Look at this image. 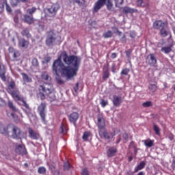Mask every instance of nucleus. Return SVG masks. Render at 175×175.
I'll list each match as a JSON object with an SVG mask.
<instances>
[{
  "instance_id": "obj_1",
  "label": "nucleus",
  "mask_w": 175,
  "mask_h": 175,
  "mask_svg": "<svg viewBox=\"0 0 175 175\" xmlns=\"http://www.w3.org/2000/svg\"><path fill=\"white\" fill-rule=\"evenodd\" d=\"M63 61L68 66L64 65L61 57H58L54 60L52 65L53 73L58 75V73L60 72L67 79H71L76 77L81 64V58L75 55H68L67 53H64Z\"/></svg>"
},
{
  "instance_id": "obj_2",
  "label": "nucleus",
  "mask_w": 175,
  "mask_h": 175,
  "mask_svg": "<svg viewBox=\"0 0 175 175\" xmlns=\"http://www.w3.org/2000/svg\"><path fill=\"white\" fill-rule=\"evenodd\" d=\"M38 96L40 100H44L46 96H48L51 100H54L56 98L55 94V89L51 83H44L38 86Z\"/></svg>"
},
{
  "instance_id": "obj_3",
  "label": "nucleus",
  "mask_w": 175,
  "mask_h": 175,
  "mask_svg": "<svg viewBox=\"0 0 175 175\" xmlns=\"http://www.w3.org/2000/svg\"><path fill=\"white\" fill-rule=\"evenodd\" d=\"M116 5H122L124 0H114ZM106 5L107 8L109 11H111L113 7L112 0H97L94 3L93 8V13L98 12L105 5Z\"/></svg>"
},
{
  "instance_id": "obj_4",
  "label": "nucleus",
  "mask_w": 175,
  "mask_h": 175,
  "mask_svg": "<svg viewBox=\"0 0 175 175\" xmlns=\"http://www.w3.org/2000/svg\"><path fill=\"white\" fill-rule=\"evenodd\" d=\"M11 96L15 100L22 102L23 106L25 108H23V111L27 116H30L32 115L31 108L27 103L23 96L21 95L18 92L16 91L12 92Z\"/></svg>"
},
{
  "instance_id": "obj_5",
  "label": "nucleus",
  "mask_w": 175,
  "mask_h": 175,
  "mask_svg": "<svg viewBox=\"0 0 175 175\" xmlns=\"http://www.w3.org/2000/svg\"><path fill=\"white\" fill-rule=\"evenodd\" d=\"M11 96L15 100L22 102L23 106L25 108H23V111L27 116H30L32 115L31 108L27 103L23 96L21 95L18 92L16 91L12 92Z\"/></svg>"
},
{
  "instance_id": "obj_6",
  "label": "nucleus",
  "mask_w": 175,
  "mask_h": 175,
  "mask_svg": "<svg viewBox=\"0 0 175 175\" xmlns=\"http://www.w3.org/2000/svg\"><path fill=\"white\" fill-rule=\"evenodd\" d=\"M45 44L48 47H53L59 43L57 34L54 30L51 29L46 33Z\"/></svg>"
},
{
  "instance_id": "obj_7",
  "label": "nucleus",
  "mask_w": 175,
  "mask_h": 175,
  "mask_svg": "<svg viewBox=\"0 0 175 175\" xmlns=\"http://www.w3.org/2000/svg\"><path fill=\"white\" fill-rule=\"evenodd\" d=\"M23 131L18 126L12 125V139H20L22 142Z\"/></svg>"
},
{
  "instance_id": "obj_8",
  "label": "nucleus",
  "mask_w": 175,
  "mask_h": 175,
  "mask_svg": "<svg viewBox=\"0 0 175 175\" xmlns=\"http://www.w3.org/2000/svg\"><path fill=\"white\" fill-rule=\"evenodd\" d=\"M46 103H41L38 107V113L40 116L41 120L43 122H46Z\"/></svg>"
},
{
  "instance_id": "obj_9",
  "label": "nucleus",
  "mask_w": 175,
  "mask_h": 175,
  "mask_svg": "<svg viewBox=\"0 0 175 175\" xmlns=\"http://www.w3.org/2000/svg\"><path fill=\"white\" fill-rule=\"evenodd\" d=\"M98 135L100 139H104L105 140H110L116 136V133H109L107 132L106 129H105L104 130L99 131Z\"/></svg>"
},
{
  "instance_id": "obj_10",
  "label": "nucleus",
  "mask_w": 175,
  "mask_h": 175,
  "mask_svg": "<svg viewBox=\"0 0 175 175\" xmlns=\"http://www.w3.org/2000/svg\"><path fill=\"white\" fill-rule=\"evenodd\" d=\"M60 9L59 3H53L50 8H47L48 15L50 17H54L57 15V12Z\"/></svg>"
},
{
  "instance_id": "obj_11",
  "label": "nucleus",
  "mask_w": 175,
  "mask_h": 175,
  "mask_svg": "<svg viewBox=\"0 0 175 175\" xmlns=\"http://www.w3.org/2000/svg\"><path fill=\"white\" fill-rule=\"evenodd\" d=\"M68 119L70 123H72L75 126L77 125V122L79 119V113L78 112H72L68 116Z\"/></svg>"
},
{
  "instance_id": "obj_12",
  "label": "nucleus",
  "mask_w": 175,
  "mask_h": 175,
  "mask_svg": "<svg viewBox=\"0 0 175 175\" xmlns=\"http://www.w3.org/2000/svg\"><path fill=\"white\" fill-rule=\"evenodd\" d=\"M97 126L98 132L106 129L105 119L103 118V116H98Z\"/></svg>"
},
{
  "instance_id": "obj_13",
  "label": "nucleus",
  "mask_w": 175,
  "mask_h": 175,
  "mask_svg": "<svg viewBox=\"0 0 175 175\" xmlns=\"http://www.w3.org/2000/svg\"><path fill=\"white\" fill-rule=\"evenodd\" d=\"M15 152L22 156L27 154V150L25 145H16L15 148Z\"/></svg>"
},
{
  "instance_id": "obj_14",
  "label": "nucleus",
  "mask_w": 175,
  "mask_h": 175,
  "mask_svg": "<svg viewBox=\"0 0 175 175\" xmlns=\"http://www.w3.org/2000/svg\"><path fill=\"white\" fill-rule=\"evenodd\" d=\"M163 27H167V23L162 21V20H157L153 23V28L157 30Z\"/></svg>"
},
{
  "instance_id": "obj_15",
  "label": "nucleus",
  "mask_w": 175,
  "mask_h": 175,
  "mask_svg": "<svg viewBox=\"0 0 175 175\" xmlns=\"http://www.w3.org/2000/svg\"><path fill=\"white\" fill-rule=\"evenodd\" d=\"M110 75H111V74L109 72V64L107 63V64H105L103 66V81H105L107 79H109Z\"/></svg>"
},
{
  "instance_id": "obj_16",
  "label": "nucleus",
  "mask_w": 175,
  "mask_h": 175,
  "mask_svg": "<svg viewBox=\"0 0 175 175\" xmlns=\"http://www.w3.org/2000/svg\"><path fill=\"white\" fill-rule=\"evenodd\" d=\"M146 63L148 64L151 67L155 66L157 64V58L154 55V54L150 53L146 57Z\"/></svg>"
},
{
  "instance_id": "obj_17",
  "label": "nucleus",
  "mask_w": 175,
  "mask_h": 175,
  "mask_svg": "<svg viewBox=\"0 0 175 175\" xmlns=\"http://www.w3.org/2000/svg\"><path fill=\"white\" fill-rule=\"evenodd\" d=\"M118 152V148L116 146H110L107 150V155L108 157L111 158L114 157Z\"/></svg>"
},
{
  "instance_id": "obj_18",
  "label": "nucleus",
  "mask_w": 175,
  "mask_h": 175,
  "mask_svg": "<svg viewBox=\"0 0 175 175\" xmlns=\"http://www.w3.org/2000/svg\"><path fill=\"white\" fill-rule=\"evenodd\" d=\"M112 102L115 107H120L122 103L123 100L122 96L113 95Z\"/></svg>"
},
{
  "instance_id": "obj_19",
  "label": "nucleus",
  "mask_w": 175,
  "mask_h": 175,
  "mask_svg": "<svg viewBox=\"0 0 175 175\" xmlns=\"http://www.w3.org/2000/svg\"><path fill=\"white\" fill-rule=\"evenodd\" d=\"M29 45V42L25 40V38H21L18 40V47L23 48L24 49H28Z\"/></svg>"
},
{
  "instance_id": "obj_20",
  "label": "nucleus",
  "mask_w": 175,
  "mask_h": 175,
  "mask_svg": "<svg viewBox=\"0 0 175 175\" xmlns=\"http://www.w3.org/2000/svg\"><path fill=\"white\" fill-rule=\"evenodd\" d=\"M28 133L29 135V137L33 140H38L40 137L39 133H36V131H34L33 129H29Z\"/></svg>"
},
{
  "instance_id": "obj_21",
  "label": "nucleus",
  "mask_w": 175,
  "mask_h": 175,
  "mask_svg": "<svg viewBox=\"0 0 175 175\" xmlns=\"http://www.w3.org/2000/svg\"><path fill=\"white\" fill-rule=\"evenodd\" d=\"M23 21H24V23H25L28 25H32L35 22V19H34L33 16L31 15L24 14Z\"/></svg>"
},
{
  "instance_id": "obj_22",
  "label": "nucleus",
  "mask_w": 175,
  "mask_h": 175,
  "mask_svg": "<svg viewBox=\"0 0 175 175\" xmlns=\"http://www.w3.org/2000/svg\"><path fill=\"white\" fill-rule=\"evenodd\" d=\"M122 12L124 14H133L137 12V10L134 8H129L128 6H125L122 8Z\"/></svg>"
},
{
  "instance_id": "obj_23",
  "label": "nucleus",
  "mask_w": 175,
  "mask_h": 175,
  "mask_svg": "<svg viewBox=\"0 0 175 175\" xmlns=\"http://www.w3.org/2000/svg\"><path fill=\"white\" fill-rule=\"evenodd\" d=\"M135 5L137 8H144L148 5V0H136Z\"/></svg>"
},
{
  "instance_id": "obj_24",
  "label": "nucleus",
  "mask_w": 175,
  "mask_h": 175,
  "mask_svg": "<svg viewBox=\"0 0 175 175\" xmlns=\"http://www.w3.org/2000/svg\"><path fill=\"white\" fill-rule=\"evenodd\" d=\"M21 75L25 83H32L33 81L32 78L30 76H29L27 73L21 72Z\"/></svg>"
},
{
  "instance_id": "obj_25",
  "label": "nucleus",
  "mask_w": 175,
  "mask_h": 175,
  "mask_svg": "<svg viewBox=\"0 0 175 175\" xmlns=\"http://www.w3.org/2000/svg\"><path fill=\"white\" fill-rule=\"evenodd\" d=\"M146 167V161H141L139 164L135 167L134 172L137 173V172L144 169Z\"/></svg>"
},
{
  "instance_id": "obj_26",
  "label": "nucleus",
  "mask_w": 175,
  "mask_h": 175,
  "mask_svg": "<svg viewBox=\"0 0 175 175\" xmlns=\"http://www.w3.org/2000/svg\"><path fill=\"white\" fill-rule=\"evenodd\" d=\"M167 27H163L160 29V35L161 37L166 38L169 36V30L166 29Z\"/></svg>"
},
{
  "instance_id": "obj_27",
  "label": "nucleus",
  "mask_w": 175,
  "mask_h": 175,
  "mask_svg": "<svg viewBox=\"0 0 175 175\" xmlns=\"http://www.w3.org/2000/svg\"><path fill=\"white\" fill-rule=\"evenodd\" d=\"M0 78L3 81H6L5 69L1 68V62H0Z\"/></svg>"
},
{
  "instance_id": "obj_28",
  "label": "nucleus",
  "mask_w": 175,
  "mask_h": 175,
  "mask_svg": "<svg viewBox=\"0 0 175 175\" xmlns=\"http://www.w3.org/2000/svg\"><path fill=\"white\" fill-rule=\"evenodd\" d=\"M41 78L45 81H51L52 80L51 77L46 72H43L41 75Z\"/></svg>"
},
{
  "instance_id": "obj_29",
  "label": "nucleus",
  "mask_w": 175,
  "mask_h": 175,
  "mask_svg": "<svg viewBox=\"0 0 175 175\" xmlns=\"http://www.w3.org/2000/svg\"><path fill=\"white\" fill-rule=\"evenodd\" d=\"M21 35L23 36H25L27 38H31V35L29 33V29L28 28H25L22 31H21Z\"/></svg>"
},
{
  "instance_id": "obj_30",
  "label": "nucleus",
  "mask_w": 175,
  "mask_h": 175,
  "mask_svg": "<svg viewBox=\"0 0 175 175\" xmlns=\"http://www.w3.org/2000/svg\"><path fill=\"white\" fill-rule=\"evenodd\" d=\"M92 133L91 131H85L82 136V139L84 142H88L89 137L91 136Z\"/></svg>"
},
{
  "instance_id": "obj_31",
  "label": "nucleus",
  "mask_w": 175,
  "mask_h": 175,
  "mask_svg": "<svg viewBox=\"0 0 175 175\" xmlns=\"http://www.w3.org/2000/svg\"><path fill=\"white\" fill-rule=\"evenodd\" d=\"M148 89L152 93H155L157 90H158V85L157 84L150 83L148 86Z\"/></svg>"
},
{
  "instance_id": "obj_32",
  "label": "nucleus",
  "mask_w": 175,
  "mask_h": 175,
  "mask_svg": "<svg viewBox=\"0 0 175 175\" xmlns=\"http://www.w3.org/2000/svg\"><path fill=\"white\" fill-rule=\"evenodd\" d=\"M113 33L111 30H108L106 32H104L103 34V37L105 39L111 38L113 37Z\"/></svg>"
},
{
  "instance_id": "obj_33",
  "label": "nucleus",
  "mask_w": 175,
  "mask_h": 175,
  "mask_svg": "<svg viewBox=\"0 0 175 175\" xmlns=\"http://www.w3.org/2000/svg\"><path fill=\"white\" fill-rule=\"evenodd\" d=\"M143 142L148 148H151L154 146V141H152V139H145Z\"/></svg>"
},
{
  "instance_id": "obj_34",
  "label": "nucleus",
  "mask_w": 175,
  "mask_h": 175,
  "mask_svg": "<svg viewBox=\"0 0 175 175\" xmlns=\"http://www.w3.org/2000/svg\"><path fill=\"white\" fill-rule=\"evenodd\" d=\"M59 131H60V133L62 135L67 134L68 133L67 127L66 126H64V123L61 124Z\"/></svg>"
},
{
  "instance_id": "obj_35",
  "label": "nucleus",
  "mask_w": 175,
  "mask_h": 175,
  "mask_svg": "<svg viewBox=\"0 0 175 175\" xmlns=\"http://www.w3.org/2000/svg\"><path fill=\"white\" fill-rule=\"evenodd\" d=\"M0 133L1 134H4V133L9 134L8 127H4L3 124H2V123H1V122H0Z\"/></svg>"
},
{
  "instance_id": "obj_36",
  "label": "nucleus",
  "mask_w": 175,
  "mask_h": 175,
  "mask_svg": "<svg viewBox=\"0 0 175 175\" xmlns=\"http://www.w3.org/2000/svg\"><path fill=\"white\" fill-rule=\"evenodd\" d=\"M172 51V46H164L161 48V52L164 53L165 54H169Z\"/></svg>"
},
{
  "instance_id": "obj_37",
  "label": "nucleus",
  "mask_w": 175,
  "mask_h": 175,
  "mask_svg": "<svg viewBox=\"0 0 175 175\" xmlns=\"http://www.w3.org/2000/svg\"><path fill=\"white\" fill-rule=\"evenodd\" d=\"M8 105L9 108L11 109L13 111H18V109L14 105L12 101L9 100L8 102Z\"/></svg>"
},
{
  "instance_id": "obj_38",
  "label": "nucleus",
  "mask_w": 175,
  "mask_h": 175,
  "mask_svg": "<svg viewBox=\"0 0 175 175\" xmlns=\"http://www.w3.org/2000/svg\"><path fill=\"white\" fill-rule=\"evenodd\" d=\"M37 11V8L36 7H32L31 8H29L27 10V14H29L30 16H33L34 13Z\"/></svg>"
},
{
  "instance_id": "obj_39",
  "label": "nucleus",
  "mask_w": 175,
  "mask_h": 175,
  "mask_svg": "<svg viewBox=\"0 0 175 175\" xmlns=\"http://www.w3.org/2000/svg\"><path fill=\"white\" fill-rule=\"evenodd\" d=\"M56 81L59 85H63L65 83V81L62 79V77L59 75V73L56 75L55 77Z\"/></svg>"
},
{
  "instance_id": "obj_40",
  "label": "nucleus",
  "mask_w": 175,
  "mask_h": 175,
  "mask_svg": "<svg viewBox=\"0 0 175 175\" xmlns=\"http://www.w3.org/2000/svg\"><path fill=\"white\" fill-rule=\"evenodd\" d=\"M153 130L157 135H161V129H159L157 124H154Z\"/></svg>"
},
{
  "instance_id": "obj_41",
  "label": "nucleus",
  "mask_w": 175,
  "mask_h": 175,
  "mask_svg": "<svg viewBox=\"0 0 175 175\" xmlns=\"http://www.w3.org/2000/svg\"><path fill=\"white\" fill-rule=\"evenodd\" d=\"M14 51L13 57L15 59L17 58L18 56L19 55V51L17 50H14V49L13 47H10V51Z\"/></svg>"
},
{
  "instance_id": "obj_42",
  "label": "nucleus",
  "mask_w": 175,
  "mask_h": 175,
  "mask_svg": "<svg viewBox=\"0 0 175 175\" xmlns=\"http://www.w3.org/2000/svg\"><path fill=\"white\" fill-rule=\"evenodd\" d=\"M72 167L70 163L68 161L64 163V170L65 171H68Z\"/></svg>"
},
{
  "instance_id": "obj_43",
  "label": "nucleus",
  "mask_w": 175,
  "mask_h": 175,
  "mask_svg": "<svg viewBox=\"0 0 175 175\" xmlns=\"http://www.w3.org/2000/svg\"><path fill=\"white\" fill-rule=\"evenodd\" d=\"M31 64L34 67H38L39 66V61L36 57H34L31 60Z\"/></svg>"
},
{
  "instance_id": "obj_44",
  "label": "nucleus",
  "mask_w": 175,
  "mask_h": 175,
  "mask_svg": "<svg viewBox=\"0 0 175 175\" xmlns=\"http://www.w3.org/2000/svg\"><path fill=\"white\" fill-rule=\"evenodd\" d=\"M46 172V169L44 167H40L38 170V173L40 174H44Z\"/></svg>"
},
{
  "instance_id": "obj_45",
  "label": "nucleus",
  "mask_w": 175,
  "mask_h": 175,
  "mask_svg": "<svg viewBox=\"0 0 175 175\" xmlns=\"http://www.w3.org/2000/svg\"><path fill=\"white\" fill-rule=\"evenodd\" d=\"M129 72H131V70L128 68H125L122 70L121 75L127 76L128 74L129 73Z\"/></svg>"
},
{
  "instance_id": "obj_46",
  "label": "nucleus",
  "mask_w": 175,
  "mask_h": 175,
  "mask_svg": "<svg viewBox=\"0 0 175 175\" xmlns=\"http://www.w3.org/2000/svg\"><path fill=\"white\" fill-rule=\"evenodd\" d=\"M142 106L145 108L150 107L152 106V103L151 101H146L142 103Z\"/></svg>"
},
{
  "instance_id": "obj_47",
  "label": "nucleus",
  "mask_w": 175,
  "mask_h": 175,
  "mask_svg": "<svg viewBox=\"0 0 175 175\" xmlns=\"http://www.w3.org/2000/svg\"><path fill=\"white\" fill-rule=\"evenodd\" d=\"M21 1L19 0H10V5L12 7H16L20 3Z\"/></svg>"
},
{
  "instance_id": "obj_48",
  "label": "nucleus",
  "mask_w": 175,
  "mask_h": 175,
  "mask_svg": "<svg viewBox=\"0 0 175 175\" xmlns=\"http://www.w3.org/2000/svg\"><path fill=\"white\" fill-rule=\"evenodd\" d=\"M74 3L78 4L79 6H81L85 3V0H72Z\"/></svg>"
},
{
  "instance_id": "obj_49",
  "label": "nucleus",
  "mask_w": 175,
  "mask_h": 175,
  "mask_svg": "<svg viewBox=\"0 0 175 175\" xmlns=\"http://www.w3.org/2000/svg\"><path fill=\"white\" fill-rule=\"evenodd\" d=\"M100 103V105L102 106V107H105L107 105H109L108 100H106L105 99H101Z\"/></svg>"
},
{
  "instance_id": "obj_50",
  "label": "nucleus",
  "mask_w": 175,
  "mask_h": 175,
  "mask_svg": "<svg viewBox=\"0 0 175 175\" xmlns=\"http://www.w3.org/2000/svg\"><path fill=\"white\" fill-rule=\"evenodd\" d=\"M112 29L116 30V31H115L114 33H118V35L119 36H122V32L120 31L118 27H112Z\"/></svg>"
},
{
  "instance_id": "obj_51",
  "label": "nucleus",
  "mask_w": 175,
  "mask_h": 175,
  "mask_svg": "<svg viewBox=\"0 0 175 175\" xmlns=\"http://www.w3.org/2000/svg\"><path fill=\"white\" fill-rule=\"evenodd\" d=\"M4 5H5V3L0 1V13L4 11Z\"/></svg>"
},
{
  "instance_id": "obj_52",
  "label": "nucleus",
  "mask_w": 175,
  "mask_h": 175,
  "mask_svg": "<svg viewBox=\"0 0 175 175\" xmlns=\"http://www.w3.org/2000/svg\"><path fill=\"white\" fill-rule=\"evenodd\" d=\"M5 9L8 13H11L12 12V9L8 3H5Z\"/></svg>"
},
{
  "instance_id": "obj_53",
  "label": "nucleus",
  "mask_w": 175,
  "mask_h": 175,
  "mask_svg": "<svg viewBox=\"0 0 175 175\" xmlns=\"http://www.w3.org/2000/svg\"><path fill=\"white\" fill-rule=\"evenodd\" d=\"M120 41L123 43L127 42V38H126V36L125 34H124L123 36L121 38Z\"/></svg>"
},
{
  "instance_id": "obj_54",
  "label": "nucleus",
  "mask_w": 175,
  "mask_h": 175,
  "mask_svg": "<svg viewBox=\"0 0 175 175\" xmlns=\"http://www.w3.org/2000/svg\"><path fill=\"white\" fill-rule=\"evenodd\" d=\"M79 90V83H76L75 86L74 87V91L77 93Z\"/></svg>"
},
{
  "instance_id": "obj_55",
  "label": "nucleus",
  "mask_w": 175,
  "mask_h": 175,
  "mask_svg": "<svg viewBox=\"0 0 175 175\" xmlns=\"http://www.w3.org/2000/svg\"><path fill=\"white\" fill-rule=\"evenodd\" d=\"M49 170L51 171V172H54L55 171V165H48Z\"/></svg>"
},
{
  "instance_id": "obj_56",
  "label": "nucleus",
  "mask_w": 175,
  "mask_h": 175,
  "mask_svg": "<svg viewBox=\"0 0 175 175\" xmlns=\"http://www.w3.org/2000/svg\"><path fill=\"white\" fill-rule=\"evenodd\" d=\"M111 72L113 73L116 72V64H112V65H111Z\"/></svg>"
},
{
  "instance_id": "obj_57",
  "label": "nucleus",
  "mask_w": 175,
  "mask_h": 175,
  "mask_svg": "<svg viewBox=\"0 0 175 175\" xmlns=\"http://www.w3.org/2000/svg\"><path fill=\"white\" fill-rule=\"evenodd\" d=\"M5 105V101L0 97V107H3Z\"/></svg>"
},
{
  "instance_id": "obj_58",
  "label": "nucleus",
  "mask_w": 175,
  "mask_h": 175,
  "mask_svg": "<svg viewBox=\"0 0 175 175\" xmlns=\"http://www.w3.org/2000/svg\"><path fill=\"white\" fill-rule=\"evenodd\" d=\"M122 137L124 140H128V139L129 138V135H128L127 133H124L122 134Z\"/></svg>"
},
{
  "instance_id": "obj_59",
  "label": "nucleus",
  "mask_w": 175,
  "mask_h": 175,
  "mask_svg": "<svg viewBox=\"0 0 175 175\" xmlns=\"http://www.w3.org/2000/svg\"><path fill=\"white\" fill-rule=\"evenodd\" d=\"M9 88H10L11 89H14L15 82L14 81L10 82V83L9 84Z\"/></svg>"
},
{
  "instance_id": "obj_60",
  "label": "nucleus",
  "mask_w": 175,
  "mask_h": 175,
  "mask_svg": "<svg viewBox=\"0 0 175 175\" xmlns=\"http://www.w3.org/2000/svg\"><path fill=\"white\" fill-rule=\"evenodd\" d=\"M129 146L133 147L134 150H136V145H135V142L133 141L130 142Z\"/></svg>"
},
{
  "instance_id": "obj_61",
  "label": "nucleus",
  "mask_w": 175,
  "mask_h": 175,
  "mask_svg": "<svg viewBox=\"0 0 175 175\" xmlns=\"http://www.w3.org/2000/svg\"><path fill=\"white\" fill-rule=\"evenodd\" d=\"M81 175H89L88 170L83 169L82 170Z\"/></svg>"
},
{
  "instance_id": "obj_62",
  "label": "nucleus",
  "mask_w": 175,
  "mask_h": 175,
  "mask_svg": "<svg viewBox=\"0 0 175 175\" xmlns=\"http://www.w3.org/2000/svg\"><path fill=\"white\" fill-rule=\"evenodd\" d=\"M130 37L133 39H134L135 38H136V33L135 32H131L130 33Z\"/></svg>"
},
{
  "instance_id": "obj_63",
  "label": "nucleus",
  "mask_w": 175,
  "mask_h": 175,
  "mask_svg": "<svg viewBox=\"0 0 175 175\" xmlns=\"http://www.w3.org/2000/svg\"><path fill=\"white\" fill-rule=\"evenodd\" d=\"M51 61V57H46L44 58V62L46 63H49Z\"/></svg>"
},
{
  "instance_id": "obj_64",
  "label": "nucleus",
  "mask_w": 175,
  "mask_h": 175,
  "mask_svg": "<svg viewBox=\"0 0 175 175\" xmlns=\"http://www.w3.org/2000/svg\"><path fill=\"white\" fill-rule=\"evenodd\" d=\"M172 168L173 170H175V160H173V161H172Z\"/></svg>"
}]
</instances>
